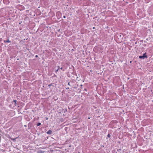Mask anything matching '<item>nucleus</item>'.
Wrapping results in <instances>:
<instances>
[{"label": "nucleus", "mask_w": 153, "mask_h": 153, "mask_svg": "<svg viewBox=\"0 0 153 153\" xmlns=\"http://www.w3.org/2000/svg\"><path fill=\"white\" fill-rule=\"evenodd\" d=\"M30 125V123H29L28 124V127H29Z\"/></svg>", "instance_id": "nucleus-16"}, {"label": "nucleus", "mask_w": 153, "mask_h": 153, "mask_svg": "<svg viewBox=\"0 0 153 153\" xmlns=\"http://www.w3.org/2000/svg\"><path fill=\"white\" fill-rule=\"evenodd\" d=\"M77 86H78V85H77ZM74 88H78V86H76V87L75 86V87H74Z\"/></svg>", "instance_id": "nucleus-17"}, {"label": "nucleus", "mask_w": 153, "mask_h": 153, "mask_svg": "<svg viewBox=\"0 0 153 153\" xmlns=\"http://www.w3.org/2000/svg\"><path fill=\"white\" fill-rule=\"evenodd\" d=\"M27 125H24V126H25V127H27Z\"/></svg>", "instance_id": "nucleus-24"}, {"label": "nucleus", "mask_w": 153, "mask_h": 153, "mask_svg": "<svg viewBox=\"0 0 153 153\" xmlns=\"http://www.w3.org/2000/svg\"><path fill=\"white\" fill-rule=\"evenodd\" d=\"M139 57L140 59H144L145 58H147V56L146 55V53H145L143 54V56H140Z\"/></svg>", "instance_id": "nucleus-1"}, {"label": "nucleus", "mask_w": 153, "mask_h": 153, "mask_svg": "<svg viewBox=\"0 0 153 153\" xmlns=\"http://www.w3.org/2000/svg\"><path fill=\"white\" fill-rule=\"evenodd\" d=\"M52 131L50 130H49L46 132V133L48 134H52Z\"/></svg>", "instance_id": "nucleus-4"}, {"label": "nucleus", "mask_w": 153, "mask_h": 153, "mask_svg": "<svg viewBox=\"0 0 153 153\" xmlns=\"http://www.w3.org/2000/svg\"><path fill=\"white\" fill-rule=\"evenodd\" d=\"M146 42V40H145V41H144V42Z\"/></svg>", "instance_id": "nucleus-32"}, {"label": "nucleus", "mask_w": 153, "mask_h": 153, "mask_svg": "<svg viewBox=\"0 0 153 153\" xmlns=\"http://www.w3.org/2000/svg\"><path fill=\"white\" fill-rule=\"evenodd\" d=\"M56 16L58 19H60L61 18H62L61 17L62 14L60 12H58L56 13Z\"/></svg>", "instance_id": "nucleus-2"}, {"label": "nucleus", "mask_w": 153, "mask_h": 153, "mask_svg": "<svg viewBox=\"0 0 153 153\" xmlns=\"http://www.w3.org/2000/svg\"><path fill=\"white\" fill-rule=\"evenodd\" d=\"M84 91H87V89H86V88H85L84 89Z\"/></svg>", "instance_id": "nucleus-20"}, {"label": "nucleus", "mask_w": 153, "mask_h": 153, "mask_svg": "<svg viewBox=\"0 0 153 153\" xmlns=\"http://www.w3.org/2000/svg\"><path fill=\"white\" fill-rule=\"evenodd\" d=\"M95 27H93V29H95Z\"/></svg>", "instance_id": "nucleus-30"}, {"label": "nucleus", "mask_w": 153, "mask_h": 153, "mask_svg": "<svg viewBox=\"0 0 153 153\" xmlns=\"http://www.w3.org/2000/svg\"><path fill=\"white\" fill-rule=\"evenodd\" d=\"M15 139H16V138L11 139V140H12L13 141L15 140Z\"/></svg>", "instance_id": "nucleus-13"}, {"label": "nucleus", "mask_w": 153, "mask_h": 153, "mask_svg": "<svg viewBox=\"0 0 153 153\" xmlns=\"http://www.w3.org/2000/svg\"><path fill=\"white\" fill-rule=\"evenodd\" d=\"M52 85V83H51L49 85H48V86L49 87H50Z\"/></svg>", "instance_id": "nucleus-11"}, {"label": "nucleus", "mask_w": 153, "mask_h": 153, "mask_svg": "<svg viewBox=\"0 0 153 153\" xmlns=\"http://www.w3.org/2000/svg\"><path fill=\"white\" fill-rule=\"evenodd\" d=\"M4 43H9L11 42V41L9 40V38H8L7 40H4Z\"/></svg>", "instance_id": "nucleus-3"}, {"label": "nucleus", "mask_w": 153, "mask_h": 153, "mask_svg": "<svg viewBox=\"0 0 153 153\" xmlns=\"http://www.w3.org/2000/svg\"><path fill=\"white\" fill-rule=\"evenodd\" d=\"M69 89V87L67 88H66V89Z\"/></svg>", "instance_id": "nucleus-22"}, {"label": "nucleus", "mask_w": 153, "mask_h": 153, "mask_svg": "<svg viewBox=\"0 0 153 153\" xmlns=\"http://www.w3.org/2000/svg\"><path fill=\"white\" fill-rule=\"evenodd\" d=\"M26 20H25V19H24V21H23V22H25V21Z\"/></svg>", "instance_id": "nucleus-25"}, {"label": "nucleus", "mask_w": 153, "mask_h": 153, "mask_svg": "<svg viewBox=\"0 0 153 153\" xmlns=\"http://www.w3.org/2000/svg\"><path fill=\"white\" fill-rule=\"evenodd\" d=\"M38 153H44V151H42L41 150H39V151H38Z\"/></svg>", "instance_id": "nucleus-6"}, {"label": "nucleus", "mask_w": 153, "mask_h": 153, "mask_svg": "<svg viewBox=\"0 0 153 153\" xmlns=\"http://www.w3.org/2000/svg\"><path fill=\"white\" fill-rule=\"evenodd\" d=\"M80 86H82V85L81 84V85H80Z\"/></svg>", "instance_id": "nucleus-28"}, {"label": "nucleus", "mask_w": 153, "mask_h": 153, "mask_svg": "<svg viewBox=\"0 0 153 153\" xmlns=\"http://www.w3.org/2000/svg\"><path fill=\"white\" fill-rule=\"evenodd\" d=\"M97 21H98V22H100L99 21H98V20H97Z\"/></svg>", "instance_id": "nucleus-33"}, {"label": "nucleus", "mask_w": 153, "mask_h": 153, "mask_svg": "<svg viewBox=\"0 0 153 153\" xmlns=\"http://www.w3.org/2000/svg\"><path fill=\"white\" fill-rule=\"evenodd\" d=\"M65 17H66V16H64H64H63V18H65Z\"/></svg>", "instance_id": "nucleus-18"}, {"label": "nucleus", "mask_w": 153, "mask_h": 153, "mask_svg": "<svg viewBox=\"0 0 153 153\" xmlns=\"http://www.w3.org/2000/svg\"><path fill=\"white\" fill-rule=\"evenodd\" d=\"M3 8H1L0 9V12H1V11H2L3 10Z\"/></svg>", "instance_id": "nucleus-12"}, {"label": "nucleus", "mask_w": 153, "mask_h": 153, "mask_svg": "<svg viewBox=\"0 0 153 153\" xmlns=\"http://www.w3.org/2000/svg\"><path fill=\"white\" fill-rule=\"evenodd\" d=\"M7 0H3V2H4V1H7Z\"/></svg>", "instance_id": "nucleus-23"}, {"label": "nucleus", "mask_w": 153, "mask_h": 153, "mask_svg": "<svg viewBox=\"0 0 153 153\" xmlns=\"http://www.w3.org/2000/svg\"><path fill=\"white\" fill-rule=\"evenodd\" d=\"M101 146L102 147H104V146L103 145H102V146Z\"/></svg>", "instance_id": "nucleus-27"}, {"label": "nucleus", "mask_w": 153, "mask_h": 153, "mask_svg": "<svg viewBox=\"0 0 153 153\" xmlns=\"http://www.w3.org/2000/svg\"><path fill=\"white\" fill-rule=\"evenodd\" d=\"M65 71V70L64 69H63V70H62V71Z\"/></svg>", "instance_id": "nucleus-26"}, {"label": "nucleus", "mask_w": 153, "mask_h": 153, "mask_svg": "<svg viewBox=\"0 0 153 153\" xmlns=\"http://www.w3.org/2000/svg\"><path fill=\"white\" fill-rule=\"evenodd\" d=\"M68 85H69V86H71V85H70V82H68Z\"/></svg>", "instance_id": "nucleus-15"}, {"label": "nucleus", "mask_w": 153, "mask_h": 153, "mask_svg": "<svg viewBox=\"0 0 153 153\" xmlns=\"http://www.w3.org/2000/svg\"><path fill=\"white\" fill-rule=\"evenodd\" d=\"M38 57V56L37 55H36L35 56V57H36V58H37Z\"/></svg>", "instance_id": "nucleus-19"}, {"label": "nucleus", "mask_w": 153, "mask_h": 153, "mask_svg": "<svg viewBox=\"0 0 153 153\" xmlns=\"http://www.w3.org/2000/svg\"><path fill=\"white\" fill-rule=\"evenodd\" d=\"M60 69H61V70H62L63 69V68L62 67H61V68H60Z\"/></svg>", "instance_id": "nucleus-21"}, {"label": "nucleus", "mask_w": 153, "mask_h": 153, "mask_svg": "<svg viewBox=\"0 0 153 153\" xmlns=\"http://www.w3.org/2000/svg\"><path fill=\"white\" fill-rule=\"evenodd\" d=\"M112 152H113V153L115 152V153H117V152H115V151L114 150L113 151H112Z\"/></svg>", "instance_id": "nucleus-14"}, {"label": "nucleus", "mask_w": 153, "mask_h": 153, "mask_svg": "<svg viewBox=\"0 0 153 153\" xmlns=\"http://www.w3.org/2000/svg\"><path fill=\"white\" fill-rule=\"evenodd\" d=\"M59 30H59H59H58V31H59Z\"/></svg>", "instance_id": "nucleus-29"}, {"label": "nucleus", "mask_w": 153, "mask_h": 153, "mask_svg": "<svg viewBox=\"0 0 153 153\" xmlns=\"http://www.w3.org/2000/svg\"><path fill=\"white\" fill-rule=\"evenodd\" d=\"M58 68L57 70H56V71H55V72L56 73H57V71H58L59 69H60V67L59 66H58Z\"/></svg>", "instance_id": "nucleus-7"}, {"label": "nucleus", "mask_w": 153, "mask_h": 153, "mask_svg": "<svg viewBox=\"0 0 153 153\" xmlns=\"http://www.w3.org/2000/svg\"><path fill=\"white\" fill-rule=\"evenodd\" d=\"M107 137L109 138H110L111 137V135L109 134H108Z\"/></svg>", "instance_id": "nucleus-9"}, {"label": "nucleus", "mask_w": 153, "mask_h": 153, "mask_svg": "<svg viewBox=\"0 0 153 153\" xmlns=\"http://www.w3.org/2000/svg\"><path fill=\"white\" fill-rule=\"evenodd\" d=\"M41 125V123H38L37 124V126H39Z\"/></svg>", "instance_id": "nucleus-8"}, {"label": "nucleus", "mask_w": 153, "mask_h": 153, "mask_svg": "<svg viewBox=\"0 0 153 153\" xmlns=\"http://www.w3.org/2000/svg\"><path fill=\"white\" fill-rule=\"evenodd\" d=\"M117 150L118 152H120V151H121V149H118Z\"/></svg>", "instance_id": "nucleus-10"}, {"label": "nucleus", "mask_w": 153, "mask_h": 153, "mask_svg": "<svg viewBox=\"0 0 153 153\" xmlns=\"http://www.w3.org/2000/svg\"><path fill=\"white\" fill-rule=\"evenodd\" d=\"M71 145H70L69 146V147H71Z\"/></svg>", "instance_id": "nucleus-31"}, {"label": "nucleus", "mask_w": 153, "mask_h": 153, "mask_svg": "<svg viewBox=\"0 0 153 153\" xmlns=\"http://www.w3.org/2000/svg\"><path fill=\"white\" fill-rule=\"evenodd\" d=\"M16 102H17V101L16 100H13V102H14V105L15 106H16Z\"/></svg>", "instance_id": "nucleus-5"}]
</instances>
